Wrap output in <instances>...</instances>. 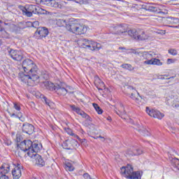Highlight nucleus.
Listing matches in <instances>:
<instances>
[{"instance_id": "32", "label": "nucleus", "mask_w": 179, "mask_h": 179, "mask_svg": "<svg viewBox=\"0 0 179 179\" xmlns=\"http://www.w3.org/2000/svg\"><path fill=\"white\" fill-rule=\"evenodd\" d=\"M22 12L23 15H25V16H27V17H31V16H33V13L29 10V9L26 7L23 8Z\"/></svg>"}, {"instance_id": "51", "label": "nucleus", "mask_w": 179, "mask_h": 179, "mask_svg": "<svg viewBox=\"0 0 179 179\" xmlns=\"http://www.w3.org/2000/svg\"><path fill=\"white\" fill-rule=\"evenodd\" d=\"M158 33H159V34H166V31H161Z\"/></svg>"}, {"instance_id": "43", "label": "nucleus", "mask_w": 179, "mask_h": 179, "mask_svg": "<svg viewBox=\"0 0 179 179\" xmlns=\"http://www.w3.org/2000/svg\"><path fill=\"white\" fill-rule=\"evenodd\" d=\"M4 143L7 145V146H10V145H12V141H10V140H6Z\"/></svg>"}, {"instance_id": "3", "label": "nucleus", "mask_w": 179, "mask_h": 179, "mask_svg": "<svg viewBox=\"0 0 179 179\" xmlns=\"http://www.w3.org/2000/svg\"><path fill=\"white\" fill-rule=\"evenodd\" d=\"M121 173L128 179H141L143 174V172L141 171H134V168L129 164L125 167H122Z\"/></svg>"}, {"instance_id": "41", "label": "nucleus", "mask_w": 179, "mask_h": 179, "mask_svg": "<svg viewBox=\"0 0 179 179\" xmlns=\"http://www.w3.org/2000/svg\"><path fill=\"white\" fill-rule=\"evenodd\" d=\"M39 24H40V23L38 22V21H34L32 23V27L36 28V27H38Z\"/></svg>"}, {"instance_id": "52", "label": "nucleus", "mask_w": 179, "mask_h": 179, "mask_svg": "<svg viewBox=\"0 0 179 179\" xmlns=\"http://www.w3.org/2000/svg\"><path fill=\"white\" fill-rule=\"evenodd\" d=\"M131 52H133V54H136V50H134V49H131Z\"/></svg>"}, {"instance_id": "42", "label": "nucleus", "mask_w": 179, "mask_h": 179, "mask_svg": "<svg viewBox=\"0 0 179 179\" xmlns=\"http://www.w3.org/2000/svg\"><path fill=\"white\" fill-rule=\"evenodd\" d=\"M77 139H78V141L81 143H86V139L85 138H80L78 137H76Z\"/></svg>"}, {"instance_id": "53", "label": "nucleus", "mask_w": 179, "mask_h": 179, "mask_svg": "<svg viewBox=\"0 0 179 179\" xmlns=\"http://www.w3.org/2000/svg\"><path fill=\"white\" fill-rule=\"evenodd\" d=\"M129 90H134V92H136L135 90H134L133 87H129Z\"/></svg>"}, {"instance_id": "35", "label": "nucleus", "mask_w": 179, "mask_h": 179, "mask_svg": "<svg viewBox=\"0 0 179 179\" xmlns=\"http://www.w3.org/2000/svg\"><path fill=\"white\" fill-rule=\"evenodd\" d=\"M116 114H117V115H120V117H122V115L126 114L125 109L124 108V105L120 104V109L119 110V113L116 111Z\"/></svg>"}, {"instance_id": "13", "label": "nucleus", "mask_w": 179, "mask_h": 179, "mask_svg": "<svg viewBox=\"0 0 179 179\" xmlns=\"http://www.w3.org/2000/svg\"><path fill=\"white\" fill-rule=\"evenodd\" d=\"M166 101L167 104L170 105V101H173L172 107L174 108H179V98L174 99V95H173V92L168 93L166 94Z\"/></svg>"}, {"instance_id": "22", "label": "nucleus", "mask_w": 179, "mask_h": 179, "mask_svg": "<svg viewBox=\"0 0 179 179\" xmlns=\"http://www.w3.org/2000/svg\"><path fill=\"white\" fill-rule=\"evenodd\" d=\"M56 93L57 94H59L60 96H65L66 93H68V90L64 88L62 85H57L56 90H55Z\"/></svg>"}, {"instance_id": "15", "label": "nucleus", "mask_w": 179, "mask_h": 179, "mask_svg": "<svg viewBox=\"0 0 179 179\" xmlns=\"http://www.w3.org/2000/svg\"><path fill=\"white\" fill-rule=\"evenodd\" d=\"M27 156L28 157H31V159H34V162L36 163V164H38L39 166H44V160L38 154H31L28 152Z\"/></svg>"}, {"instance_id": "5", "label": "nucleus", "mask_w": 179, "mask_h": 179, "mask_svg": "<svg viewBox=\"0 0 179 179\" xmlns=\"http://www.w3.org/2000/svg\"><path fill=\"white\" fill-rule=\"evenodd\" d=\"M81 47H83V48H88V50L91 51H99V50L101 48V44L93 41L83 39Z\"/></svg>"}, {"instance_id": "39", "label": "nucleus", "mask_w": 179, "mask_h": 179, "mask_svg": "<svg viewBox=\"0 0 179 179\" xmlns=\"http://www.w3.org/2000/svg\"><path fill=\"white\" fill-rule=\"evenodd\" d=\"M176 61H177V59H167L166 64L168 65H170V64H174V62H176Z\"/></svg>"}, {"instance_id": "62", "label": "nucleus", "mask_w": 179, "mask_h": 179, "mask_svg": "<svg viewBox=\"0 0 179 179\" xmlns=\"http://www.w3.org/2000/svg\"><path fill=\"white\" fill-rule=\"evenodd\" d=\"M67 1H73V0H67Z\"/></svg>"}, {"instance_id": "61", "label": "nucleus", "mask_w": 179, "mask_h": 179, "mask_svg": "<svg viewBox=\"0 0 179 179\" xmlns=\"http://www.w3.org/2000/svg\"><path fill=\"white\" fill-rule=\"evenodd\" d=\"M0 23H2V21H1V20H0Z\"/></svg>"}, {"instance_id": "10", "label": "nucleus", "mask_w": 179, "mask_h": 179, "mask_svg": "<svg viewBox=\"0 0 179 179\" xmlns=\"http://www.w3.org/2000/svg\"><path fill=\"white\" fill-rule=\"evenodd\" d=\"M115 34H118L119 36H127L128 34V27L126 24H120L113 27Z\"/></svg>"}, {"instance_id": "30", "label": "nucleus", "mask_w": 179, "mask_h": 179, "mask_svg": "<svg viewBox=\"0 0 179 179\" xmlns=\"http://www.w3.org/2000/svg\"><path fill=\"white\" fill-rule=\"evenodd\" d=\"M64 169H66L67 171H73V170H75V166H73L71 163L66 162L64 166Z\"/></svg>"}, {"instance_id": "24", "label": "nucleus", "mask_w": 179, "mask_h": 179, "mask_svg": "<svg viewBox=\"0 0 179 179\" xmlns=\"http://www.w3.org/2000/svg\"><path fill=\"white\" fill-rule=\"evenodd\" d=\"M57 85H58V84L54 85V83H52L50 81H45L44 83V85H45V88L48 90H50L51 92H54V90H56Z\"/></svg>"}, {"instance_id": "49", "label": "nucleus", "mask_w": 179, "mask_h": 179, "mask_svg": "<svg viewBox=\"0 0 179 179\" xmlns=\"http://www.w3.org/2000/svg\"><path fill=\"white\" fill-rule=\"evenodd\" d=\"M93 107L95 108V110H97L100 106L97 103H93Z\"/></svg>"}, {"instance_id": "46", "label": "nucleus", "mask_w": 179, "mask_h": 179, "mask_svg": "<svg viewBox=\"0 0 179 179\" xmlns=\"http://www.w3.org/2000/svg\"><path fill=\"white\" fill-rule=\"evenodd\" d=\"M20 138H22V136L19 134L16 135V142L19 143L20 142Z\"/></svg>"}, {"instance_id": "44", "label": "nucleus", "mask_w": 179, "mask_h": 179, "mask_svg": "<svg viewBox=\"0 0 179 179\" xmlns=\"http://www.w3.org/2000/svg\"><path fill=\"white\" fill-rule=\"evenodd\" d=\"M96 111L98 113V114H103V110L101 109V108H100V106L99 107V108L96 109Z\"/></svg>"}, {"instance_id": "57", "label": "nucleus", "mask_w": 179, "mask_h": 179, "mask_svg": "<svg viewBox=\"0 0 179 179\" xmlns=\"http://www.w3.org/2000/svg\"><path fill=\"white\" fill-rule=\"evenodd\" d=\"M169 27H177V26H171V25H169Z\"/></svg>"}, {"instance_id": "23", "label": "nucleus", "mask_w": 179, "mask_h": 179, "mask_svg": "<svg viewBox=\"0 0 179 179\" xmlns=\"http://www.w3.org/2000/svg\"><path fill=\"white\" fill-rule=\"evenodd\" d=\"M26 8L28 9V10H29L34 15H37L40 13V7L37 6L29 5V6H27Z\"/></svg>"}, {"instance_id": "6", "label": "nucleus", "mask_w": 179, "mask_h": 179, "mask_svg": "<svg viewBox=\"0 0 179 179\" xmlns=\"http://www.w3.org/2000/svg\"><path fill=\"white\" fill-rule=\"evenodd\" d=\"M41 5H46L50 8H55V9H62L65 1L61 0H41Z\"/></svg>"}, {"instance_id": "18", "label": "nucleus", "mask_w": 179, "mask_h": 179, "mask_svg": "<svg viewBox=\"0 0 179 179\" xmlns=\"http://www.w3.org/2000/svg\"><path fill=\"white\" fill-rule=\"evenodd\" d=\"M41 149H43V145H41L40 142H32V145L31 147V155H36V153H38Z\"/></svg>"}, {"instance_id": "60", "label": "nucleus", "mask_w": 179, "mask_h": 179, "mask_svg": "<svg viewBox=\"0 0 179 179\" xmlns=\"http://www.w3.org/2000/svg\"><path fill=\"white\" fill-rule=\"evenodd\" d=\"M2 44V41L0 40V45Z\"/></svg>"}, {"instance_id": "21", "label": "nucleus", "mask_w": 179, "mask_h": 179, "mask_svg": "<svg viewBox=\"0 0 179 179\" xmlns=\"http://www.w3.org/2000/svg\"><path fill=\"white\" fill-rule=\"evenodd\" d=\"M20 167V164H18L17 166L13 169L12 174L14 179H19L22 177V169Z\"/></svg>"}, {"instance_id": "59", "label": "nucleus", "mask_w": 179, "mask_h": 179, "mask_svg": "<svg viewBox=\"0 0 179 179\" xmlns=\"http://www.w3.org/2000/svg\"><path fill=\"white\" fill-rule=\"evenodd\" d=\"M161 79H166L165 76H162Z\"/></svg>"}, {"instance_id": "12", "label": "nucleus", "mask_w": 179, "mask_h": 179, "mask_svg": "<svg viewBox=\"0 0 179 179\" xmlns=\"http://www.w3.org/2000/svg\"><path fill=\"white\" fill-rule=\"evenodd\" d=\"M10 171V165L8 164H3L0 167V179H9L8 176V173Z\"/></svg>"}, {"instance_id": "16", "label": "nucleus", "mask_w": 179, "mask_h": 179, "mask_svg": "<svg viewBox=\"0 0 179 179\" xmlns=\"http://www.w3.org/2000/svg\"><path fill=\"white\" fill-rule=\"evenodd\" d=\"M78 143L75 139L67 140L64 143V146L68 150H72L75 148H78Z\"/></svg>"}, {"instance_id": "28", "label": "nucleus", "mask_w": 179, "mask_h": 179, "mask_svg": "<svg viewBox=\"0 0 179 179\" xmlns=\"http://www.w3.org/2000/svg\"><path fill=\"white\" fill-rule=\"evenodd\" d=\"M0 34L2 38H9V34L6 32L5 28H0Z\"/></svg>"}, {"instance_id": "50", "label": "nucleus", "mask_w": 179, "mask_h": 179, "mask_svg": "<svg viewBox=\"0 0 179 179\" xmlns=\"http://www.w3.org/2000/svg\"><path fill=\"white\" fill-rule=\"evenodd\" d=\"M99 138H100V139H101V141L102 142H104V141H106V138L101 136H99Z\"/></svg>"}, {"instance_id": "25", "label": "nucleus", "mask_w": 179, "mask_h": 179, "mask_svg": "<svg viewBox=\"0 0 179 179\" xmlns=\"http://www.w3.org/2000/svg\"><path fill=\"white\" fill-rule=\"evenodd\" d=\"M153 52H143V58L144 59H146V61H150V59H153Z\"/></svg>"}, {"instance_id": "34", "label": "nucleus", "mask_w": 179, "mask_h": 179, "mask_svg": "<svg viewBox=\"0 0 179 179\" xmlns=\"http://www.w3.org/2000/svg\"><path fill=\"white\" fill-rule=\"evenodd\" d=\"M123 69H127V71H134V69H135V67L132 66V65L131 64H122L121 66Z\"/></svg>"}, {"instance_id": "48", "label": "nucleus", "mask_w": 179, "mask_h": 179, "mask_svg": "<svg viewBox=\"0 0 179 179\" xmlns=\"http://www.w3.org/2000/svg\"><path fill=\"white\" fill-rule=\"evenodd\" d=\"M177 76L176 74H174L173 76L166 78L167 80H170V79H174V78H176Z\"/></svg>"}, {"instance_id": "63", "label": "nucleus", "mask_w": 179, "mask_h": 179, "mask_svg": "<svg viewBox=\"0 0 179 179\" xmlns=\"http://www.w3.org/2000/svg\"><path fill=\"white\" fill-rule=\"evenodd\" d=\"M5 24L6 25V24H8L5 23Z\"/></svg>"}, {"instance_id": "8", "label": "nucleus", "mask_w": 179, "mask_h": 179, "mask_svg": "<svg viewBox=\"0 0 179 179\" xmlns=\"http://www.w3.org/2000/svg\"><path fill=\"white\" fill-rule=\"evenodd\" d=\"M50 32L48 31V29L45 27H38L35 34L34 37L36 40H43V38H45Z\"/></svg>"}, {"instance_id": "37", "label": "nucleus", "mask_w": 179, "mask_h": 179, "mask_svg": "<svg viewBox=\"0 0 179 179\" xmlns=\"http://www.w3.org/2000/svg\"><path fill=\"white\" fill-rule=\"evenodd\" d=\"M173 163H175L173 164V167H175L176 170H179L178 159H173Z\"/></svg>"}, {"instance_id": "38", "label": "nucleus", "mask_w": 179, "mask_h": 179, "mask_svg": "<svg viewBox=\"0 0 179 179\" xmlns=\"http://www.w3.org/2000/svg\"><path fill=\"white\" fill-rule=\"evenodd\" d=\"M169 53L171 54V55H177L178 52L176 49H170L169 50Z\"/></svg>"}, {"instance_id": "2", "label": "nucleus", "mask_w": 179, "mask_h": 179, "mask_svg": "<svg viewBox=\"0 0 179 179\" xmlns=\"http://www.w3.org/2000/svg\"><path fill=\"white\" fill-rule=\"evenodd\" d=\"M66 27L68 31L73 33V34H76L77 36L85 34L87 31V26L77 22L71 21L68 22Z\"/></svg>"}, {"instance_id": "33", "label": "nucleus", "mask_w": 179, "mask_h": 179, "mask_svg": "<svg viewBox=\"0 0 179 179\" xmlns=\"http://www.w3.org/2000/svg\"><path fill=\"white\" fill-rule=\"evenodd\" d=\"M65 132L68 134V135H70L71 136H74L75 138H78V135L75 134L73 131L69 127H65L64 128Z\"/></svg>"}, {"instance_id": "19", "label": "nucleus", "mask_w": 179, "mask_h": 179, "mask_svg": "<svg viewBox=\"0 0 179 179\" xmlns=\"http://www.w3.org/2000/svg\"><path fill=\"white\" fill-rule=\"evenodd\" d=\"M70 108H71L72 111H75L79 115H81L83 118H89V115L86 114L83 110H80L79 107H76L75 105H70Z\"/></svg>"}, {"instance_id": "56", "label": "nucleus", "mask_w": 179, "mask_h": 179, "mask_svg": "<svg viewBox=\"0 0 179 179\" xmlns=\"http://www.w3.org/2000/svg\"><path fill=\"white\" fill-rule=\"evenodd\" d=\"M92 138H94V139H99V136H96V137H94V136H92Z\"/></svg>"}, {"instance_id": "47", "label": "nucleus", "mask_w": 179, "mask_h": 179, "mask_svg": "<svg viewBox=\"0 0 179 179\" xmlns=\"http://www.w3.org/2000/svg\"><path fill=\"white\" fill-rule=\"evenodd\" d=\"M98 80L99 81V85L100 86H101L102 87H103L104 86V83L103 81H101V80L100 78H98Z\"/></svg>"}, {"instance_id": "40", "label": "nucleus", "mask_w": 179, "mask_h": 179, "mask_svg": "<svg viewBox=\"0 0 179 179\" xmlns=\"http://www.w3.org/2000/svg\"><path fill=\"white\" fill-rule=\"evenodd\" d=\"M130 97L133 100H138V95H136V94H135V92H131Z\"/></svg>"}, {"instance_id": "58", "label": "nucleus", "mask_w": 179, "mask_h": 179, "mask_svg": "<svg viewBox=\"0 0 179 179\" xmlns=\"http://www.w3.org/2000/svg\"><path fill=\"white\" fill-rule=\"evenodd\" d=\"M119 50H125V48H119Z\"/></svg>"}, {"instance_id": "55", "label": "nucleus", "mask_w": 179, "mask_h": 179, "mask_svg": "<svg viewBox=\"0 0 179 179\" xmlns=\"http://www.w3.org/2000/svg\"><path fill=\"white\" fill-rule=\"evenodd\" d=\"M77 3H80V0H75Z\"/></svg>"}, {"instance_id": "4", "label": "nucleus", "mask_w": 179, "mask_h": 179, "mask_svg": "<svg viewBox=\"0 0 179 179\" xmlns=\"http://www.w3.org/2000/svg\"><path fill=\"white\" fill-rule=\"evenodd\" d=\"M32 145L33 141L31 140H24L22 141L19 145L20 150L18 151V156L20 157H29L27 154L28 152L31 153Z\"/></svg>"}, {"instance_id": "7", "label": "nucleus", "mask_w": 179, "mask_h": 179, "mask_svg": "<svg viewBox=\"0 0 179 179\" xmlns=\"http://www.w3.org/2000/svg\"><path fill=\"white\" fill-rule=\"evenodd\" d=\"M128 35L130 37H132L135 40H148V36L143 31L136 30V29H131L128 31Z\"/></svg>"}, {"instance_id": "20", "label": "nucleus", "mask_w": 179, "mask_h": 179, "mask_svg": "<svg viewBox=\"0 0 179 179\" xmlns=\"http://www.w3.org/2000/svg\"><path fill=\"white\" fill-rule=\"evenodd\" d=\"M144 65H157V66H162L163 62H160V59L152 57L150 60H145L143 62Z\"/></svg>"}, {"instance_id": "27", "label": "nucleus", "mask_w": 179, "mask_h": 179, "mask_svg": "<svg viewBox=\"0 0 179 179\" xmlns=\"http://www.w3.org/2000/svg\"><path fill=\"white\" fill-rule=\"evenodd\" d=\"M166 22L168 24H177V23H179V20L174 17H168Z\"/></svg>"}, {"instance_id": "17", "label": "nucleus", "mask_w": 179, "mask_h": 179, "mask_svg": "<svg viewBox=\"0 0 179 179\" xmlns=\"http://www.w3.org/2000/svg\"><path fill=\"white\" fill-rule=\"evenodd\" d=\"M22 131L24 134L31 135L34 133V126L29 123H24L22 127Z\"/></svg>"}, {"instance_id": "45", "label": "nucleus", "mask_w": 179, "mask_h": 179, "mask_svg": "<svg viewBox=\"0 0 179 179\" xmlns=\"http://www.w3.org/2000/svg\"><path fill=\"white\" fill-rule=\"evenodd\" d=\"M149 10H151V12H156V10H157V8H156L155 7L151 6V7H149Z\"/></svg>"}, {"instance_id": "31", "label": "nucleus", "mask_w": 179, "mask_h": 179, "mask_svg": "<svg viewBox=\"0 0 179 179\" xmlns=\"http://www.w3.org/2000/svg\"><path fill=\"white\" fill-rule=\"evenodd\" d=\"M138 132L143 136H148L149 131L145 127H141L138 129Z\"/></svg>"}, {"instance_id": "14", "label": "nucleus", "mask_w": 179, "mask_h": 179, "mask_svg": "<svg viewBox=\"0 0 179 179\" xmlns=\"http://www.w3.org/2000/svg\"><path fill=\"white\" fill-rule=\"evenodd\" d=\"M13 108L16 110V112L12 113L10 117H15V118H19V120H22V118H23V114L22 113V112H20V110H22V108H20V103L14 102Z\"/></svg>"}, {"instance_id": "9", "label": "nucleus", "mask_w": 179, "mask_h": 179, "mask_svg": "<svg viewBox=\"0 0 179 179\" xmlns=\"http://www.w3.org/2000/svg\"><path fill=\"white\" fill-rule=\"evenodd\" d=\"M8 55H10V58H12L14 61H22L23 59V54L20 50H16L13 49H9Z\"/></svg>"}, {"instance_id": "26", "label": "nucleus", "mask_w": 179, "mask_h": 179, "mask_svg": "<svg viewBox=\"0 0 179 179\" xmlns=\"http://www.w3.org/2000/svg\"><path fill=\"white\" fill-rule=\"evenodd\" d=\"M55 22L57 24V26H58L59 27H64V26H66V24H68V23H66V20L64 19H58V20H56Z\"/></svg>"}, {"instance_id": "11", "label": "nucleus", "mask_w": 179, "mask_h": 179, "mask_svg": "<svg viewBox=\"0 0 179 179\" xmlns=\"http://www.w3.org/2000/svg\"><path fill=\"white\" fill-rule=\"evenodd\" d=\"M147 114L150 117H153V118H157L158 120H162L164 117V114L162 113L160 111L156 109H150L149 107L146 108L145 110Z\"/></svg>"}, {"instance_id": "1", "label": "nucleus", "mask_w": 179, "mask_h": 179, "mask_svg": "<svg viewBox=\"0 0 179 179\" xmlns=\"http://www.w3.org/2000/svg\"><path fill=\"white\" fill-rule=\"evenodd\" d=\"M22 68L25 72L20 73L19 78L22 83H26L28 86H34L40 82V76L37 74V66L30 59H27L22 62Z\"/></svg>"}, {"instance_id": "29", "label": "nucleus", "mask_w": 179, "mask_h": 179, "mask_svg": "<svg viewBox=\"0 0 179 179\" xmlns=\"http://www.w3.org/2000/svg\"><path fill=\"white\" fill-rule=\"evenodd\" d=\"M143 151L141 149H136L134 150V152H132V151L129 152V155H130L131 156H139V155H142Z\"/></svg>"}, {"instance_id": "54", "label": "nucleus", "mask_w": 179, "mask_h": 179, "mask_svg": "<svg viewBox=\"0 0 179 179\" xmlns=\"http://www.w3.org/2000/svg\"><path fill=\"white\" fill-rule=\"evenodd\" d=\"M162 76H164L165 78H169V76H170V75L165 74V75H163Z\"/></svg>"}, {"instance_id": "36", "label": "nucleus", "mask_w": 179, "mask_h": 179, "mask_svg": "<svg viewBox=\"0 0 179 179\" xmlns=\"http://www.w3.org/2000/svg\"><path fill=\"white\" fill-rule=\"evenodd\" d=\"M41 99H43V101L47 104V106H49V107L51 106V101L47 99L44 95L41 94Z\"/></svg>"}]
</instances>
